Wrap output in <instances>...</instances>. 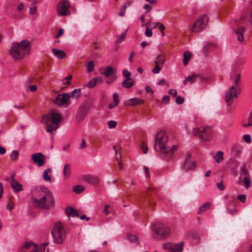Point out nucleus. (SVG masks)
<instances>
[{
	"label": "nucleus",
	"mask_w": 252,
	"mask_h": 252,
	"mask_svg": "<svg viewBox=\"0 0 252 252\" xmlns=\"http://www.w3.org/2000/svg\"><path fill=\"white\" fill-rule=\"evenodd\" d=\"M126 32H123L121 35H120L118 39L116 41V43L122 42L126 36Z\"/></svg>",
	"instance_id": "nucleus-45"
},
{
	"label": "nucleus",
	"mask_w": 252,
	"mask_h": 252,
	"mask_svg": "<svg viewBox=\"0 0 252 252\" xmlns=\"http://www.w3.org/2000/svg\"><path fill=\"white\" fill-rule=\"evenodd\" d=\"M32 204L35 207L49 209L53 206L54 199L51 192L45 187H41L32 192Z\"/></svg>",
	"instance_id": "nucleus-1"
},
{
	"label": "nucleus",
	"mask_w": 252,
	"mask_h": 252,
	"mask_svg": "<svg viewBox=\"0 0 252 252\" xmlns=\"http://www.w3.org/2000/svg\"><path fill=\"white\" fill-rule=\"evenodd\" d=\"M36 246L32 243H26L23 246V248L25 249H34V246Z\"/></svg>",
	"instance_id": "nucleus-40"
},
{
	"label": "nucleus",
	"mask_w": 252,
	"mask_h": 252,
	"mask_svg": "<svg viewBox=\"0 0 252 252\" xmlns=\"http://www.w3.org/2000/svg\"><path fill=\"white\" fill-rule=\"evenodd\" d=\"M217 186H218L219 189L220 190H223L224 189V188H225L224 186L221 182L218 183Z\"/></svg>",
	"instance_id": "nucleus-61"
},
{
	"label": "nucleus",
	"mask_w": 252,
	"mask_h": 252,
	"mask_svg": "<svg viewBox=\"0 0 252 252\" xmlns=\"http://www.w3.org/2000/svg\"><path fill=\"white\" fill-rule=\"evenodd\" d=\"M63 174L64 178H68L71 175V166L69 164H65L63 168Z\"/></svg>",
	"instance_id": "nucleus-28"
},
{
	"label": "nucleus",
	"mask_w": 252,
	"mask_h": 252,
	"mask_svg": "<svg viewBox=\"0 0 252 252\" xmlns=\"http://www.w3.org/2000/svg\"><path fill=\"white\" fill-rule=\"evenodd\" d=\"M244 184L246 188L248 189L250 185V180L249 176H246L243 180Z\"/></svg>",
	"instance_id": "nucleus-37"
},
{
	"label": "nucleus",
	"mask_w": 252,
	"mask_h": 252,
	"mask_svg": "<svg viewBox=\"0 0 252 252\" xmlns=\"http://www.w3.org/2000/svg\"><path fill=\"white\" fill-rule=\"evenodd\" d=\"M168 93L174 97L177 96V91L175 89H170L169 90Z\"/></svg>",
	"instance_id": "nucleus-53"
},
{
	"label": "nucleus",
	"mask_w": 252,
	"mask_h": 252,
	"mask_svg": "<svg viewBox=\"0 0 252 252\" xmlns=\"http://www.w3.org/2000/svg\"><path fill=\"white\" fill-rule=\"evenodd\" d=\"M240 78L241 74L240 73L234 72L230 75V79L234 81V85L233 86L238 89H240Z\"/></svg>",
	"instance_id": "nucleus-17"
},
{
	"label": "nucleus",
	"mask_w": 252,
	"mask_h": 252,
	"mask_svg": "<svg viewBox=\"0 0 252 252\" xmlns=\"http://www.w3.org/2000/svg\"><path fill=\"white\" fill-rule=\"evenodd\" d=\"M99 72L105 77H108L113 73V68L111 66L102 67L99 68Z\"/></svg>",
	"instance_id": "nucleus-18"
},
{
	"label": "nucleus",
	"mask_w": 252,
	"mask_h": 252,
	"mask_svg": "<svg viewBox=\"0 0 252 252\" xmlns=\"http://www.w3.org/2000/svg\"><path fill=\"white\" fill-rule=\"evenodd\" d=\"M184 242L176 244L173 243H167L163 244L162 247L164 249L169 250L171 252H182Z\"/></svg>",
	"instance_id": "nucleus-11"
},
{
	"label": "nucleus",
	"mask_w": 252,
	"mask_h": 252,
	"mask_svg": "<svg viewBox=\"0 0 252 252\" xmlns=\"http://www.w3.org/2000/svg\"><path fill=\"white\" fill-rule=\"evenodd\" d=\"M184 99L181 96H177L176 99V102L178 104H181L184 103Z\"/></svg>",
	"instance_id": "nucleus-49"
},
{
	"label": "nucleus",
	"mask_w": 252,
	"mask_h": 252,
	"mask_svg": "<svg viewBox=\"0 0 252 252\" xmlns=\"http://www.w3.org/2000/svg\"><path fill=\"white\" fill-rule=\"evenodd\" d=\"M145 35L148 37H151L153 35V32L152 31V29H150L148 26H147L146 28V30L145 32Z\"/></svg>",
	"instance_id": "nucleus-44"
},
{
	"label": "nucleus",
	"mask_w": 252,
	"mask_h": 252,
	"mask_svg": "<svg viewBox=\"0 0 252 252\" xmlns=\"http://www.w3.org/2000/svg\"><path fill=\"white\" fill-rule=\"evenodd\" d=\"M223 153L222 151H218L216 155L214 157L215 161L217 163H220L223 159Z\"/></svg>",
	"instance_id": "nucleus-29"
},
{
	"label": "nucleus",
	"mask_w": 252,
	"mask_h": 252,
	"mask_svg": "<svg viewBox=\"0 0 252 252\" xmlns=\"http://www.w3.org/2000/svg\"><path fill=\"white\" fill-rule=\"evenodd\" d=\"M240 92V89L236 88L234 86L230 87L225 96V100L228 106H230L233 103L234 99L237 97Z\"/></svg>",
	"instance_id": "nucleus-10"
},
{
	"label": "nucleus",
	"mask_w": 252,
	"mask_h": 252,
	"mask_svg": "<svg viewBox=\"0 0 252 252\" xmlns=\"http://www.w3.org/2000/svg\"><path fill=\"white\" fill-rule=\"evenodd\" d=\"M62 119L60 114L52 112L44 116L42 118V122L46 125V131L53 133L59 126V123Z\"/></svg>",
	"instance_id": "nucleus-4"
},
{
	"label": "nucleus",
	"mask_w": 252,
	"mask_h": 252,
	"mask_svg": "<svg viewBox=\"0 0 252 252\" xmlns=\"http://www.w3.org/2000/svg\"><path fill=\"white\" fill-rule=\"evenodd\" d=\"M65 213L68 218L78 217L79 216L77 211L70 207L66 208Z\"/></svg>",
	"instance_id": "nucleus-21"
},
{
	"label": "nucleus",
	"mask_w": 252,
	"mask_h": 252,
	"mask_svg": "<svg viewBox=\"0 0 252 252\" xmlns=\"http://www.w3.org/2000/svg\"><path fill=\"white\" fill-rule=\"evenodd\" d=\"M128 240L131 242L136 243V244H138V241L137 238L136 236L132 234H129L127 235Z\"/></svg>",
	"instance_id": "nucleus-35"
},
{
	"label": "nucleus",
	"mask_w": 252,
	"mask_h": 252,
	"mask_svg": "<svg viewBox=\"0 0 252 252\" xmlns=\"http://www.w3.org/2000/svg\"><path fill=\"white\" fill-rule=\"evenodd\" d=\"M96 85L94 79L93 78L91 79L87 83V86L89 88H92Z\"/></svg>",
	"instance_id": "nucleus-42"
},
{
	"label": "nucleus",
	"mask_w": 252,
	"mask_h": 252,
	"mask_svg": "<svg viewBox=\"0 0 252 252\" xmlns=\"http://www.w3.org/2000/svg\"><path fill=\"white\" fill-rule=\"evenodd\" d=\"M51 173V169L50 168H48L45 170L43 172V179L46 181H51V177L50 174Z\"/></svg>",
	"instance_id": "nucleus-31"
},
{
	"label": "nucleus",
	"mask_w": 252,
	"mask_h": 252,
	"mask_svg": "<svg viewBox=\"0 0 252 252\" xmlns=\"http://www.w3.org/2000/svg\"><path fill=\"white\" fill-rule=\"evenodd\" d=\"M237 199L241 202L244 203L246 201V196L244 194H241L237 196Z\"/></svg>",
	"instance_id": "nucleus-48"
},
{
	"label": "nucleus",
	"mask_w": 252,
	"mask_h": 252,
	"mask_svg": "<svg viewBox=\"0 0 252 252\" xmlns=\"http://www.w3.org/2000/svg\"><path fill=\"white\" fill-rule=\"evenodd\" d=\"M165 62V56L163 54H160L157 56L155 60V63L163 65Z\"/></svg>",
	"instance_id": "nucleus-24"
},
{
	"label": "nucleus",
	"mask_w": 252,
	"mask_h": 252,
	"mask_svg": "<svg viewBox=\"0 0 252 252\" xmlns=\"http://www.w3.org/2000/svg\"><path fill=\"white\" fill-rule=\"evenodd\" d=\"M89 109L85 105H81L78 108L76 114V119L78 121H82L88 113Z\"/></svg>",
	"instance_id": "nucleus-15"
},
{
	"label": "nucleus",
	"mask_w": 252,
	"mask_h": 252,
	"mask_svg": "<svg viewBox=\"0 0 252 252\" xmlns=\"http://www.w3.org/2000/svg\"><path fill=\"white\" fill-rule=\"evenodd\" d=\"M140 146H141V148L143 151V153L145 154L147 153L148 147L144 142H142L141 143Z\"/></svg>",
	"instance_id": "nucleus-43"
},
{
	"label": "nucleus",
	"mask_w": 252,
	"mask_h": 252,
	"mask_svg": "<svg viewBox=\"0 0 252 252\" xmlns=\"http://www.w3.org/2000/svg\"><path fill=\"white\" fill-rule=\"evenodd\" d=\"M134 82L131 80V78H127L123 82V86L126 88H130L134 85Z\"/></svg>",
	"instance_id": "nucleus-27"
},
{
	"label": "nucleus",
	"mask_w": 252,
	"mask_h": 252,
	"mask_svg": "<svg viewBox=\"0 0 252 252\" xmlns=\"http://www.w3.org/2000/svg\"><path fill=\"white\" fill-rule=\"evenodd\" d=\"M145 100L141 98L134 97L126 100L124 105L127 107H132L144 104Z\"/></svg>",
	"instance_id": "nucleus-16"
},
{
	"label": "nucleus",
	"mask_w": 252,
	"mask_h": 252,
	"mask_svg": "<svg viewBox=\"0 0 252 252\" xmlns=\"http://www.w3.org/2000/svg\"><path fill=\"white\" fill-rule=\"evenodd\" d=\"M199 76V75L192 74V75L188 76L185 78L184 81H183L184 84L186 85L188 82H189L190 83H193L196 78Z\"/></svg>",
	"instance_id": "nucleus-26"
},
{
	"label": "nucleus",
	"mask_w": 252,
	"mask_h": 252,
	"mask_svg": "<svg viewBox=\"0 0 252 252\" xmlns=\"http://www.w3.org/2000/svg\"><path fill=\"white\" fill-rule=\"evenodd\" d=\"M69 99L70 95L68 94L63 93L59 94L54 102L58 106H67L69 104Z\"/></svg>",
	"instance_id": "nucleus-12"
},
{
	"label": "nucleus",
	"mask_w": 252,
	"mask_h": 252,
	"mask_svg": "<svg viewBox=\"0 0 252 252\" xmlns=\"http://www.w3.org/2000/svg\"><path fill=\"white\" fill-rule=\"evenodd\" d=\"M243 139L244 141L247 143H250L251 142V138L250 135L249 134L245 135L243 136Z\"/></svg>",
	"instance_id": "nucleus-50"
},
{
	"label": "nucleus",
	"mask_w": 252,
	"mask_h": 252,
	"mask_svg": "<svg viewBox=\"0 0 252 252\" xmlns=\"http://www.w3.org/2000/svg\"><path fill=\"white\" fill-rule=\"evenodd\" d=\"M214 133V131L211 126H203L200 127L193 128L191 134L199 137L202 141H208L212 139Z\"/></svg>",
	"instance_id": "nucleus-5"
},
{
	"label": "nucleus",
	"mask_w": 252,
	"mask_h": 252,
	"mask_svg": "<svg viewBox=\"0 0 252 252\" xmlns=\"http://www.w3.org/2000/svg\"><path fill=\"white\" fill-rule=\"evenodd\" d=\"M31 50V44L28 40H24L19 43L14 42L11 45L9 53L15 60H20L27 56Z\"/></svg>",
	"instance_id": "nucleus-3"
},
{
	"label": "nucleus",
	"mask_w": 252,
	"mask_h": 252,
	"mask_svg": "<svg viewBox=\"0 0 252 252\" xmlns=\"http://www.w3.org/2000/svg\"><path fill=\"white\" fill-rule=\"evenodd\" d=\"M37 88L36 85H32L30 86L29 89L31 92H34L37 90Z\"/></svg>",
	"instance_id": "nucleus-64"
},
{
	"label": "nucleus",
	"mask_w": 252,
	"mask_h": 252,
	"mask_svg": "<svg viewBox=\"0 0 252 252\" xmlns=\"http://www.w3.org/2000/svg\"><path fill=\"white\" fill-rule=\"evenodd\" d=\"M123 75L125 77L129 78L130 76V73L126 69H125L123 70Z\"/></svg>",
	"instance_id": "nucleus-55"
},
{
	"label": "nucleus",
	"mask_w": 252,
	"mask_h": 252,
	"mask_svg": "<svg viewBox=\"0 0 252 252\" xmlns=\"http://www.w3.org/2000/svg\"><path fill=\"white\" fill-rule=\"evenodd\" d=\"M208 22V16L205 14L201 15L195 21L191 28V32H198L203 31L206 27Z\"/></svg>",
	"instance_id": "nucleus-8"
},
{
	"label": "nucleus",
	"mask_w": 252,
	"mask_h": 252,
	"mask_svg": "<svg viewBox=\"0 0 252 252\" xmlns=\"http://www.w3.org/2000/svg\"><path fill=\"white\" fill-rule=\"evenodd\" d=\"M245 31V28L243 27H240L238 28L236 30V33L237 34V39L240 42H242L244 40V35L243 34Z\"/></svg>",
	"instance_id": "nucleus-23"
},
{
	"label": "nucleus",
	"mask_w": 252,
	"mask_h": 252,
	"mask_svg": "<svg viewBox=\"0 0 252 252\" xmlns=\"http://www.w3.org/2000/svg\"><path fill=\"white\" fill-rule=\"evenodd\" d=\"M81 96V90L79 89H75L71 92L70 95V98L72 97L75 99H78Z\"/></svg>",
	"instance_id": "nucleus-30"
},
{
	"label": "nucleus",
	"mask_w": 252,
	"mask_h": 252,
	"mask_svg": "<svg viewBox=\"0 0 252 252\" xmlns=\"http://www.w3.org/2000/svg\"><path fill=\"white\" fill-rule=\"evenodd\" d=\"M144 8L146 10V13H148L152 10V6L148 4H145L144 6Z\"/></svg>",
	"instance_id": "nucleus-58"
},
{
	"label": "nucleus",
	"mask_w": 252,
	"mask_h": 252,
	"mask_svg": "<svg viewBox=\"0 0 252 252\" xmlns=\"http://www.w3.org/2000/svg\"><path fill=\"white\" fill-rule=\"evenodd\" d=\"M19 157V153L17 151H13L10 154V158L12 160H16Z\"/></svg>",
	"instance_id": "nucleus-36"
},
{
	"label": "nucleus",
	"mask_w": 252,
	"mask_h": 252,
	"mask_svg": "<svg viewBox=\"0 0 252 252\" xmlns=\"http://www.w3.org/2000/svg\"><path fill=\"white\" fill-rule=\"evenodd\" d=\"M154 237L157 239H164L171 234V229L162 223H158L153 228Z\"/></svg>",
	"instance_id": "nucleus-7"
},
{
	"label": "nucleus",
	"mask_w": 252,
	"mask_h": 252,
	"mask_svg": "<svg viewBox=\"0 0 252 252\" xmlns=\"http://www.w3.org/2000/svg\"><path fill=\"white\" fill-rule=\"evenodd\" d=\"M52 235L54 242L56 244H61L65 240V230L60 222L56 223L54 226L52 230Z\"/></svg>",
	"instance_id": "nucleus-6"
},
{
	"label": "nucleus",
	"mask_w": 252,
	"mask_h": 252,
	"mask_svg": "<svg viewBox=\"0 0 252 252\" xmlns=\"http://www.w3.org/2000/svg\"><path fill=\"white\" fill-rule=\"evenodd\" d=\"M169 101L170 97L168 95H165L162 97L161 102L163 103L168 104L169 102Z\"/></svg>",
	"instance_id": "nucleus-47"
},
{
	"label": "nucleus",
	"mask_w": 252,
	"mask_h": 252,
	"mask_svg": "<svg viewBox=\"0 0 252 252\" xmlns=\"http://www.w3.org/2000/svg\"><path fill=\"white\" fill-rule=\"evenodd\" d=\"M11 177L12 180L10 182V185L12 189H14V191L16 192H18L23 190V189L22 185L14 179L13 176H12Z\"/></svg>",
	"instance_id": "nucleus-19"
},
{
	"label": "nucleus",
	"mask_w": 252,
	"mask_h": 252,
	"mask_svg": "<svg viewBox=\"0 0 252 252\" xmlns=\"http://www.w3.org/2000/svg\"><path fill=\"white\" fill-rule=\"evenodd\" d=\"M117 124V122H116L115 121H110L108 122V125L110 128L115 127L116 126Z\"/></svg>",
	"instance_id": "nucleus-51"
},
{
	"label": "nucleus",
	"mask_w": 252,
	"mask_h": 252,
	"mask_svg": "<svg viewBox=\"0 0 252 252\" xmlns=\"http://www.w3.org/2000/svg\"><path fill=\"white\" fill-rule=\"evenodd\" d=\"M196 168L195 163L192 160L191 156L189 155L182 166V169L184 171H188L194 170Z\"/></svg>",
	"instance_id": "nucleus-13"
},
{
	"label": "nucleus",
	"mask_w": 252,
	"mask_h": 252,
	"mask_svg": "<svg viewBox=\"0 0 252 252\" xmlns=\"http://www.w3.org/2000/svg\"><path fill=\"white\" fill-rule=\"evenodd\" d=\"M211 203L209 202H206L203 203L199 208L198 210V214H201L208 209L210 208Z\"/></svg>",
	"instance_id": "nucleus-25"
},
{
	"label": "nucleus",
	"mask_w": 252,
	"mask_h": 252,
	"mask_svg": "<svg viewBox=\"0 0 252 252\" xmlns=\"http://www.w3.org/2000/svg\"><path fill=\"white\" fill-rule=\"evenodd\" d=\"M33 162L37 163L39 167L43 166L46 160V157L41 153L33 154L31 156Z\"/></svg>",
	"instance_id": "nucleus-14"
},
{
	"label": "nucleus",
	"mask_w": 252,
	"mask_h": 252,
	"mask_svg": "<svg viewBox=\"0 0 252 252\" xmlns=\"http://www.w3.org/2000/svg\"><path fill=\"white\" fill-rule=\"evenodd\" d=\"M94 64L93 61H90L87 65V70L89 72H92L94 70Z\"/></svg>",
	"instance_id": "nucleus-38"
},
{
	"label": "nucleus",
	"mask_w": 252,
	"mask_h": 252,
	"mask_svg": "<svg viewBox=\"0 0 252 252\" xmlns=\"http://www.w3.org/2000/svg\"><path fill=\"white\" fill-rule=\"evenodd\" d=\"M53 54L58 59H63L66 56L65 53L61 50H58L56 49H52Z\"/></svg>",
	"instance_id": "nucleus-22"
},
{
	"label": "nucleus",
	"mask_w": 252,
	"mask_h": 252,
	"mask_svg": "<svg viewBox=\"0 0 252 252\" xmlns=\"http://www.w3.org/2000/svg\"><path fill=\"white\" fill-rule=\"evenodd\" d=\"M63 33V29H60L57 33V34L55 36V38H58L60 36H62Z\"/></svg>",
	"instance_id": "nucleus-59"
},
{
	"label": "nucleus",
	"mask_w": 252,
	"mask_h": 252,
	"mask_svg": "<svg viewBox=\"0 0 252 252\" xmlns=\"http://www.w3.org/2000/svg\"><path fill=\"white\" fill-rule=\"evenodd\" d=\"M70 1L68 0H61L57 6V13L60 16H66L70 14Z\"/></svg>",
	"instance_id": "nucleus-9"
},
{
	"label": "nucleus",
	"mask_w": 252,
	"mask_h": 252,
	"mask_svg": "<svg viewBox=\"0 0 252 252\" xmlns=\"http://www.w3.org/2000/svg\"><path fill=\"white\" fill-rule=\"evenodd\" d=\"M85 189L84 187L81 185L75 186L73 187V190L76 193H80L83 192Z\"/></svg>",
	"instance_id": "nucleus-34"
},
{
	"label": "nucleus",
	"mask_w": 252,
	"mask_h": 252,
	"mask_svg": "<svg viewBox=\"0 0 252 252\" xmlns=\"http://www.w3.org/2000/svg\"><path fill=\"white\" fill-rule=\"evenodd\" d=\"M126 8V5H125L122 7V8H121L120 12V15L121 16H124L125 15Z\"/></svg>",
	"instance_id": "nucleus-54"
},
{
	"label": "nucleus",
	"mask_w": 252,
	"mask_h": 252,
	"mask_svg": "<svg viewBox=\"0 0 252 252\" xmlns=\"http://www.w3.org/2000/svg\"><path fill=\"white\" fill-rule=\"evenodd\" d=\"M168 143V137L166 132L163 130L158 132L156 137L154 148L156 151L160 152L163 156L169 158L174 155L177 146L173 145L170 147Z\"/></svg>",
	"instance_id": "nucleus-2"
},
{
	"label": "nucleus",
	"mask_w": 252,
	"mask_h": 252,
	"mask_svg": "<svg viewBox=\"0 0 252 252\" xmlns=\"http://www.w3.org/2000/svg\"><path fill=\"white\" fill-rule=\"evenodd\" d=\"M114 149H115V154H116V159L118 161H120V159L121 158V154L120 152L118 150H116V146H113Z\"/></svg>",
	"instance_id": "nucleus-41"
},
{
	"label": "nucleus",
	"mask_w": 252,
	"mask_h": 252,
	"mask_svg": "<svg viewBox=\"0 0 252 252\" xmlns=\"http://www.w3.org/2000/svg\"><path fill=\"white\" fill-rule=\"evenodd\" d=\"M118 105V104H117V103H114V102L110 104H109L108 107V108L111 109H113L114 108H115V107H116V106Z\"/></svg>",
	"instance_id": "nucleus-63"
},
{
	"label": "nucleus",
	"mask_w": 252,
	"mask_h": 252,
	"mask_svg": "<svg viewBox=\"0 0 252 252\" xmlns=\"http://www.w3.org/2000/svg\"><path fill=\"white\" fill-rule=\"evenodd\" d=\"M145 91L148 93H151V94L153 93V91L152 89L149 86H146L145 87Z\"/></svg>",
	"instance_id": "nucleus-62"
},
{
	"label": "nucleus",
	"mask_w": 252,
	"mask_h": 252,
	"mask_svg": "<svg viewBox=\"0 0 252 252\" xmlns=\"http://www.w3.org/2000/svg\"><path fill=\"white\" fill-rule=\"evenodd\" d=\"M72 78V75H70L66 77H65L63 80V83L64 84V85H70V80Z\"/></svg>",
	"instance_id": "nucleus-39"
},
{
	"label": "nucleus",
	"mask_w": 252,
	"mask_h": 252,
	"mask_svg": "<svg viewBox=\"0 0 252 252\" xmlns=\"http://www.w3.org/2000/svg\"><path fill=\"white\" fill-rule=\"evenodd\" d=\"M113 98L114 100V103H117V104H118L119 103V96L117 94H114L113 95Z\"/></svg>",
	"instance_id": "nucleus-56"
},
{
	"label": "nucleus",
	"mask_w": 252,
	"mask_h": 252,
	"mask_svg": "<svg viewBox=\"0 0 252 252\" xmlns=\"http://www.w3.org/2000/svg\"><path fill=\"white\" fill-rule=\"evenodd\" d=\"M94 79L96 85L97 84H101L103 82V79L101 77H97L94 78Z\"/></svg>",
	"instance_id": "nucleus-52"
},
{
	"label": "nucleus",
	"mask_w": 252,
	"mask_h": 252,
	"mask_svg": "<svg viewBox=\"0 0 252 252\" xmlns=\"http://www.w3.org/2000/svg\"><path fill=\"white\" fill-rule=\"evenodd\" d=\"M36 6H33V7H31L30 8V14H34V13H35L36 12Z\"/></svg>",
	"instance_id": "nucleus-60"
},
{
	"label": "nucleus",
	"mask_w": 252,
	"mask_h": 252,
	"mask_svg": "<svg viewBox=\"0 0 252 252\" xmlns=\"http://www.w3.org/2000/svg\"><path fill=\"white\" fill-rule=\"evenodd\" d=\"M83 179L85 181L94 185H97L99 182V179L97 176L87 175L84 176Z\"/></svg>",
	"instance_id": "nucleus-20"
},
{
	"label": "nucleus",
	"mask_w": 252,
	"mask_h": 252,
	"mask_svg": "<svg viewBox=\"0 0 252 252\" xmlns=\"http://www.w3.org/2000/svg\"><path fill=\"white\" fill-rule=\"evenodd\" d=\"M248 119L249 120L248 123H245L244 121L243 122L242 125L243 127H248L252 126V110L250 114Z\"/></svg>",
	"instance_id": "nucleus-32"
},
{
	"label": "nucleus",
	"mask_w": 252,
	"mask_h": 252,
	"mask_svg": "<svg viewBox=\"0 0 252 252\" xmlns=\"http://www.w3.org/2000/svg\"><path fill=\"white\" fill-rule=\"evenodd\" d=\"M160 65L158 64H156V65L153 69V72L155 74H158L160 72V68L159 67Z\"/></svg>",
	"instance_id": "nucleus-46"
},
{
	"label": "nucleus",
	"mask_w": 252,
	"mask_h": 252,
	"mask_svg": "<svg viewBox=\"0 0 252 252\" xmlns=\"http://www.w3.org/2000/svg\"><path fill=\"white\" fill-rule=\"evenodd\" d=\"M191 58V54L190 53L186 52L184 54V59L183 62L184 65H186L189 61L190 60Z\"/></svg>",
	"instance_id": "nucleus-33"
},
{
	"label": "nucleus",
	"mask_w": 252,
	"mask_h": 252,
	"mask_svg": "<svg viewBox=\"0 0 252 252\" xmlns=\"http://www.w3.org/2000/svg\"><path fill=\"white\" fill-rule=\"evenodd\" d=\"M14 204L13 202H9L7 205V209L10 211L14 208Z\"/></svg>",
	"instance_id": "nucleus-57"
}]
</instances>
